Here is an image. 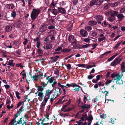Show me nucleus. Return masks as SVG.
<instances>
[{"instance_id": "37", "label": "nucleus", "mask_w": 125, "mask_h": 125, "mask_svg": "<svg viewBox=\"0 0 125 125\" xmlns=\"http://www.w3.org/2000/svg\"><path fill=\"white\" fill-rule=\"evenodd\" d=\"M121 68L122 71L123 72H125V63L124 62L122 63Z\"/></svg>"}, {"instance_id": "58", "label": "nucleus", "mask_w": 125, "mask_h": 125, "mask_svg": "<svg viewBox=\"0 0 125 125\" xmlns=\"http://www.w3.org/2000/svg\"><path fill=\"white\" fill-rule=\"evenodd\" d=\"M13 106V105L12 104L10 106V105H8L7 106V107L8 109H10L12 108Z\"/></svg>"}, {"instance_id": "34", "label": "nucleus", "mask_w": 125, "mask_h": 125, "mask_svg": "<svg viewBox=\"0 0 125 125\" xmlns=\"http://www.w3.org/2000/svg\"><path fill=\"white\" fill-rule=\"evenodd\" d=\"M76 85L77 86H75V87H76L74 89H73V90H74L76 91H78L80 90L79 88H81V90L83 92V90H82L81 87L80 86L78 85H77V84H76Z\"/></svg>"}, {"instance_id": "1", "label": "nucleus", "mask_w": 125, "mask_h": 125, "mask_svg": "<svg viewBox=\"0 0 125 125\" xmlns=\"http://www.w3.org/2000/svg\"><path fill=\"white\" fill-rule=\"evenodd\" d=\"M111 77L112 78H114V80H116L117 84L120 85L123 83V81L121 78V77L119 73H113L111 74Z\"/></svg>"}, {"instance_id": "48", "label": "nucleus", "mask_w": 125, "mask_h": 125, "mask_svg": "<svg viewBox=\"0 0 125 125\" xmlns=\"http://www.w3.org/2000/svg\"><path fill=\"white\" fill-rule=\"evenodd\" d=\"M26 1L27 2L28 4V6L31 5L32 2V0H26Z\"/></svg>"}, {"instance_id": "29", "label": "nucleus", "mask_w": 125, "mask_h": 125, "mask_svg": "<svg viewBox=\"0 0 125 125\" xmlns=\"http://www.w3.org/2000/svg\"><path fill=\"white\" fill-rule=\"evenodd\" d=\"M45 87H43L42 86H38L37 88V91L42 92L43 90Z\"/></svg>"}, {"instance_id": "10", "label": "nucleus", "mask_w": 125, "mask_h": 125, "mask_svg": "<svg viewBox=\"0 0 125 125\" xmlns=\"http://www.w3.org/2000/svg\"><path fill=\"white\" fill-rule=\"evenodd\" d=\"M46 79L45 78H42L40 79V81L41 82V84L43 87H45L46 86L47 84V83H45L46 81Z\"/></svg>"}, {"instance_id": "16", "label": "nucleus", "mask_w": 125, "mask_h": 125, "mask_svg": "<svg viewBox=\"0 0 125 125\" xmlns=\"http://www.w3.org/2000/svg\"><path fill=\"white\" fill-rule=\"evenodd\" d=\"M22 24V23L19 20L15 24V26L18 28H21Z\"/></svg>"}, {"instance_id": "20", "label": "nucleus", "mask_w": 125, "mask_h": 125, "mask_svg": "<svg viewBox=\"0 0 125 125\" xmlns=\"http://www.w3.org/2000/svg\"><path fill=\"white\" fill-rule=\"evenodd\" d=\"M93 119V118L92 115H89L88 117H87V118L86 120H87L89 122L88 123L91 124Z\"/></svg>"}, {"instance_id": "47", "label": "nucleus", "mask_w": 125, "mask_h": 125, "mask_svg": "<svg viewBox=\"0 0 125 125\" xmlns=\"http://www.w3.org/2000/svg\"><path fill=\"white\" fill-rule=\"evenodd\" d=\"M99 91L101 92L104 93L105 96H107V94L109 93L108 91L107 92V91H105V90L104 91H102V90L101 89L100 90H99Z\"/></svg>"}, {"instance_id": "50", "label": "nucleus", "mask_w": 125, "mask_h": 125, "mask_svg": "<svg viewBox=\"0 0 125 125\" xmlns=\"http://www.w3.org/2000/svg\"><path fill=\"white\" fill-rule=\"evenodd\" d=\"M112 80L109 79H107L106 81V84L107 85H109V84L112 82Z\"/></svg>"}, {"instance_id": "59", "label": "nucleus", "mask_w": 125, "mask_h": 125, "mask_svg": "<svg viewBox=\"0 0 125 125\" xmlns=\"http://www.w3.org/2000/svg\"><path fill=\"white\" fill-rule=\"evenodd\" d=\"M125 11V8H122L120 10V12L121 13H123Z\"/></svg>"}, {"instance_id": "60", "label": "nucleus", "mask_w": 125, "mask_h": 125, "mask_svg": "<svg viewBox=\"0 0 125 125\" xmlns=\"http://www.w3.org/2000/svg\"><path fill=\"white\" fill-rule=\"evenodd\" d=\"M94 76L90 74L88 76V78L89 79H92Z\"/></svg>"}, {"instance_id": "51", "label": "nucleus", "mask_w": 125, "mask_h": 125, "mask_svg": "<svg viewBox=\"0 0 125 125\" xmlns=\"http://www.w3.org/2000/svg\"><path fill=\"white\" fill-rule=\"evenodd\" d=\"M72 42V44L74 46L76 45L77 43L76 41V40H73Z\"/></svg>"}, {"instance_id": "19", "label": "nucleus", "mask_w": 125, "mask_h": 125, "mask_svg": "<svg viewBox=\"0 0 125 125\" xmlns=\"http://www.w3.org/2000/svg\"><path fill=\"white\" fill-rule=\"evenodd\" d=\"M22 118H20V119L18 121H17V124L19 125L22 124V125H26V122L24 120H23V123L22 122Z\"/></svg>"}, {"instance_id": "36", "label": "nucleus", "mask_w": 125, "mask_h": 125, "mask_svg": "<svg viewBox=\"0 0 125 125\" xmlns=\"http://www.w3.org/2000/svg\"><path fill=\"white\" fill-rule=\"evenodd\" d=\"M121 59L119 58H116L114 60L115 61V63L116 65L120 63V61H121Z\"/></svg>"}, {"instance_id": "57", "label": "nucleus", "mask_w": 125, "mask_h": 125, "mask_svg": "<svg viewBox=\"0 0 125 125\" xmlns=\"http://www.w3.org/2000/svg\"><path fill=\"white\" fill-rule=\"evenodd\" d=\"M62 49V47L61 46H59L57 48L55 49V51H59L61 50Z\"/></svg>"}, {"instance_id": "31", "label": "nucleus", "mask_w": 125, "mask_h": 125, "mask_svg": "<svg viewBox=\"0 0 125 125\" xmlns=\"http://www.w3.org/2000/svg\"><path fill=\"white\" fill-rule=\"evenodd\" d=\"M13 60H10L7 65L12 66V67H14L15 64L13 62Z\"/></svg>"}, {"instance_id": "26", "label": "nucleus", "mask_w": 125, "mask_h": 125, "mask_svg": "<svg viewBox=\"0 0 125 125\" xmlns=\"http://www.w3.org/2000/svg\"><path fill=\"white\" fill-rule=\"evenodd\" d=\"M108 20L110 22H113L115 20V17L114 16H113L111 15L109 17Z\"/></svg>"}, {"instance_id": "27", "label": "nucleus", "mask_w": 125, "mask_h": 125, "mask_svg": "<svg viewBox=\"0 0 125 125\" xmlns=\"http://www.w3.org/2000/svg\"><path fill=\"white\" fill-rule=\"evenodd\" d=\"M45 45L46 49L47 50L50 49L52 47V44L50 43H48Z\"/></svg>"}, {"instance_id": "56", "label": "nucleus", "mask_w": 125, "mask_h": 125, "mask_svg": "<svg viewBox=\"0 0 125 125\" xmlns=\"http://www.w3.org/2000/svg\"><path fill=\"white\" fill-rule=\"evenodd\" d=\"M71 51V49H63L62 51V52H69Z\"/></svg>"}, {"instance_id": "39", "label": "nucleus", "mask_w": 125, "mask_h": 125, "mask_svg": "<svg viewBox=\"0 0 125 125\" xmlns=\"http://www.w3.org/2000/svg\"><path fill=\"white\" fill-rule=\"evenodd\" d=\"M84 29L87 31H89L92 30V27L90 26H85Z\"/></svg>"}, {"instance_id": "49", "label": "nucleus", "mask_w": 125, "mask_h": 125, "mask_svg": "<svg viewBox=\"0 0 125 125\" xmlns=\"http://www.w3.org/2000/svg\"><path fill=\"white\" fill-rule=\"evenodd\" d=\"M121 43V42H118L116 44L115 46L114 47V49L117 48L120 45Z\"/></svg>"}, {"instance_id": "28", "label": "nucleus", "mask_w": 125, "mask_h": 125, "mask_svg": "<svg viewBox=\"0 0 125 125\" xmlns=\"http://www.w3.org/2000/svg\"><path fill=\"white\" fill-rule=\"evenodd\" d=\"M35 94H37L38 95L40 98H42L43 97V94L42 92H38L35 93Z\"/></svg>"}, {"instance_id": "24", "label": "nucleus", "mask_w": 125, "mask_h": 125, "mask_svg": "<svg viewBox=\"0 0 125 125\" xmlns=\"http://www.w3.org/2000/svg\"><path fill=\"white\" fill-rule=\"evenodd\" d=\"M17 121L16 120L13 119L11 120L9 124L10 125H17Z\"/></svg>"}, {"instance_id": "30", "label": "nucleus", "mask_w": 125, "mask_h": 125, "mask_svg": "<svg viewBox=\"0 0 125 125\" xmlns=\"http://www.w3.org/2000/svg\"><path fill=\"white\" fill-rule=\"evenodd\" d=\"M12 27L10 26H7L6 27L5 31L6 32H10L11 30Z\"/></svg>"}, {"instance_id": "23", "label": "nucleus", "mask_w": 125, "mask_h": 125, "mask_svg": "<svg viewBox=\"0 0 125 125\" xmlns=\"http://www.w3.org/2000/svg\"><path fill=\"white\" fill-rule=\"evenodd\" d=\"M117 17L118 19L120 20V21H121L124 18V16L123 14L120 13L118 14V15H117Z\"/></svg>"}, {"instance_id": "52", "label": "nucleus", "mask_w": 125, "mask_h": 125, "mask_svg": "<svg viewBox=\"0 0 125 125\" xmlns=\"http://www.w3.org/2000/svg\"><path fill=\"white\" fill-rule=\"evenodd\" d=\"M115 60H114L111 63V66H115L116 65L115 63Z\"/></svg>"}, {"instance_id": "54", "label": "nucleus", "mask_w": 125, "mask_h": 125, "mask_svg": "<svg viewBox=\"0 0 125 125\" xmlns=\"http://www.w3.org/2000/svg\"><path fill=\"white\" fill-rule=\"evenodd\" d=\"M49 37L50 38L51 40L52 41H54L55 40V37L53 35H49Z\"/></svg>"}, {"instance_id": "44", "label": "nucleus", "mask_w": 125, "mask_h": 125, "mask_svg": "<svg viewBox=\"0 0 125 125\" xmlns=\"http://www.w3.org/2000/svg\"><path fill=\"white\" fill-rule=\"evenodd\" d=\"M16 15V12L15 11H13L11 14V17L14 18L15 17Z\"/></svg>"}, {"instance_id": "6", "label": "nucleus", "mask_w": 125, "mask_h": 125, "mask_svg": "<svg viewBox=\"0 0 125 125\" xmlns=\"http://www.w3.org/2000/svg\"><path fill=\"white\" fill-rule=\"evenodd\" d=\"M47 25L43 24L41 26L39 29V31L41 33L44 32L47 30Z\"/></svg>"}, {"instance_id": "13", "label": "nucleus", "mask_w": 125, "mask_h": 125, "mask_svg": "<svg viewBox=\"0 0 125 125\" xmlns=\"http://www.w3.org/2000/svg\"><path fill=\"white\" fill-rule=\"evenodd\" d=\"M6 7L10 9H12L15 7V6L13 4H7L6 5Z\"/></svg>"}, {"instance_id": "55", "label": "nucleus", "mask_w": 125, "mask_h": 125, "mask_svg": "<svg viewBox=\"0 0 125 125\" xmlns=\"http://www.w3.org/2000/svg\"><path fill=\"white\" fill-rule=\"evenodd\" d=\"M67 68L68 70H70L72 69L71 65L70 64H68L66 65Z\"/></svg>"}, {"instance_id": "25", "label": "nucleus", "mask_w": 125, "mask_h": 125, "mask_svg": "<svg viewBox=\"0 0 125 125\" xmlns=\"http://www.w3.org/2000/svg\"><path fill=\"white\" fill-rule=\"evenodd\" d=\"M51 12L54 14L55 15H56L59 14V11L57 9H52L51 10Z\"/></svg>"}, {"instance_id": "64", "label": "nucleus", "mask_w": 125, "mask_h": 125, "mask_svg": "<svg viewBox=\"0 0 125 125\" xmlns=\"http://www.w3.org/2000/svg\"><path fill=\"white\" fill-rule=\"evenodd\" d=\"M81 121H82L81 119L80 120H79L78 121H77L76 122V123L78 124H77L78 125H81L83 123L82 122H81Z\"/></svg>"}, {"instance_id": "7", "label": "nucleus", "mask_w": 125, "mask_h": 125, "mask_svg": "<svg viewBox=\"0 0 125 125\" xmlns=\"http://www.w3.org/2000/svg\"><path fill=\"white\" fill-rule=\"evenodd\" d=\"M80 34L81 36L83 37H85L87 36L88 35L87 32L86 30L82 29L80 30Z\"/></svg>"}, {"instance_id": "40", "label": "nucleus", "mask_w": 125, "mask_h": 125, "mask_svg": "<svg viewBox=\"0 0 125 125\" xmlns=\"http://www.w3.org/2000/svg\"><path fill=\"white\" fill-rule=\"evenodd\" d=\"M90 105H87L86 104H84V105L81 106V107L83 109L88 108H90Z\"/></svg>"}, {"instance_id": "8", "label": "nucleus", "mask_w": 125, "mask_h": 125, "mask_svg": "<svg viewBox=\"0 0 125 125\" xmlns=\"http://www.w3.org/2000/svg\"><path fill=\"white\" fill-rule=\"evenodd\" d=\"M74 106H73L72 107H68L67 109H66L67 107L63 106L61 109V111H63L64 112H66L71 111L74 108Z\"/></svg>"}, {"instance_id": "32", "label": "nucleus", "mask_w": 125, "mask_h": 125, "mask_svg": "<svg viewBox=\"0 0 125 125\" xmlns=\"http://www.w3.org/2000/svg\"><path fill=\"white\" fill-rule=\"evenodd\" d=\"M55 77H51V78H49L48 79H47L48 80V81L47 82V84L49 83H52L54 81V79Z\"/></svg>"}, {"instance_id": "2", "label": "nucleus", "mask_w": 125, "mask_h": 125, "mask_svg": "<svg viewBox=\"0 0 125 125\" xmlns=\"http://www.w3.org/2000/svg\"><path fill=\"white\" fill-rule=\"evenodd\" d=\"M41 11L39 9H33L31 14V17L32 20L36 19Z\"/></svg>"}, {"instance_id": "18", "label": "nucleus", "mask_w": 125, "mask_h": 125, "mask_svg": "<svg viewBox=\"0 0 125 125\" xmlns=\"http://www.w3.org/2000/svg\"><path fill=\"white\" fill-rule=\"evenodd\" d=\"M87 117L88 116L87 114L85 113H84L83 114L81 119L82 121H85L86 120Z\"/></svg>"}, {"instance_id": "12", "label": "nucleus", "mask_w": 125, "mask_h": 125, "mask_svg": "<svg viewBox=\"0 0 125 125\" xmlns=\"http://www.w3.org/2000/svg\"><path fill=\"white\" fill-rule=\"evenodd\" d=\"M40 77L39 75L35 74L31 76V78L33 79L34 82H36L40 78Z\"/></svg>"}, {"instance_id": "43", "label": "nucleus", "mask_w": 125, "mask_h": 125, "mask_svg": "<svg viewBox=\"0 0 125 125\" xmlns=\"http://www.w3.org/2000/svg\"><path fill=\"white\" fill-rule=\"evenodd\" d=\"M74 39L73 36V35H70L68 39L70 42H72L73 40H74Z\"/></svg>"}, {"instance_id": "4", "label": "nucleus", "mask_w": 125, "mask_h": 125, "mask_svg": "<svg viewBox=\"0 0 125 125\" xmlns=\"http://www.w3.org/2000/svg\"><path fill=\"white\" fill-rule=\"evenodd\" d=\"M53 92V90L49 89L46 90L45 93V96L44 97V99L48 100L49 99L50 95Z\"/></svg>"}, {"instance_id": "38", "label": "nucleus", "mask_w": 125, "mask_h": 125, "mask_svg": "<svg viewBox=\"0 0 125 125\" xmlns=\"http://www.w3.org/2000/svg\"><path fill=\"white\" fill-rule=\"evenodd\" d=\"M68 86L69 87H75V86H77L76 84V83H71V84L67 83Z\"/></svg>"}, {"instance_id": "41", "label": "nucleus", "mask_w": 125, "mask_h": 125, "mask_svg": "<svg viewBox=\"0 0 125 125\" xmlns=\"http://www.w3.org/2000/svg\"><path fill=\"white\" fill-rule=\"evenodd\" d=\"M91 39L89 38L83 39V41L86 43H90V42Z\"/></svg>"}, {"instance_id": "63", "label": "nucleus", "mask_w": 125, "mask_h": 125, "mask_svg": "<svg viewBox=\"0 0 125 125\" xmlns=\"http://www.w3.org/2000/svg\"><path fill=\"white\" fill-rule=\"evenodd\" d=\"M98 45L96 43L94 44H93L92 45V46L93 47V48H92V50H94V49H95L96 47V46Z\"/></svg>"}, {"instance_id": "35", "label": "nucleus", "mask_w": 125, "mask_h": 125, "mask_svg": "<svg viewBox=\"0 0 125 125\" xmlns=\"http://www.w3.org/2000/svg\"><path fill=\"white\" fill-rule=\"evenodd\" d=\"M118 14V12L116 11H113L112 12L111 15L115 17V16H117Z\"/></svg>"}, {"instance_id": "9", "label": "nucleus", "mask_w": 125, "mask_h": 125, "mask_svg": "<svg viewBox=\"0 0 125 125\" xmlns=\"http://www.w3.org/2000/svg\"><path fill=\"white\" fill-rule=\"evenodd\" d=\"M62 92L61 89L56 87L55 88V91L54 94L58 96L61 94Z\"/></svg>"}, {"instance_id": "14", "label": "nucleus", "mask_w": 125, "mask_h": 125, "mask_svg": "<svg viewBox=\"0 0 125 125\" xmlns=\"http://www.w3.org/2000/svg\"><path fill=\"white\" fill-rule=\"evenodd\" d=\"M58 83V86L61 88L62 89L63 91L64 92V94H66L67 93V89H66L65 88H64L63 87V86L60 83Z\"/></svg>"}, {"instance_id": "46", "label": "nucleus", "mask_w": 125, "mask_h": 125, "mask_svg": "<svg viewBox=\"0 0 125 125\" xmlns=\"http://www.w3.org/2000/svg\"><path fill=\"white\" fill-rule=\"evenodd\" d=\"M90 45V44H86L84 45H82L81 47L82 48H86L88 47Z\"/></svg>"}, {"instance_id": "33", "label": "nucleus", "mask_w": 125, "mask_h": 125, "mask_svg": "<svg viewBox=\"0 0 125 125\" xmlns=\"http://www.w3.org/2000/svg\"><path fill=\"white\" fill-rule=\"evenodd\" d=\"M47 101V100L44 99V100L41 104L40 106L41 107H43L45 105Z\"/></svg>"}, {"instance_id": "61", "label": "nucleus", "mask_w": 125, "mask_h": 125, "mask_svg": "<svg viewBox=\"0 0 125 125\" xmlns=\"http://www.w3.org/2000/svg\"><path fill=\"white\" fill-rule=\"evenodd\" d=\"M17 42H18L16 41L15 42V43L14 44V47H16L18 48L19 47V45L18 44H17Z\"/></svg>"}, {"instance_id": "22", "label": "nucleus", "mask_w": 125, "mask_h": 125, "mask_svg": "<svg viewBox=\"0 0 125 125\" xmlns=\"http://www.w3.org/2000/svg\"><path fill=\"white\" fill-rule=\"evenodd\" d=\"M58 96L54 94H53L52 96L50 99V102L51 104L52 103V102L53 101L55 100L56 98Z\"/></svg>"}, {"instance_id": "45", "label": "nucleus", "mask_w": 125, "mask_h": 125, "mask_svg": "<svg viewBox=\"0 0 125 125\" xmlns=\"http://www.w3.org/2000/svg\"><path fill=\"white\" fill-rule=\"evenodd\" d=\"M105 37H99L98 38V41L99 42H101L104 40H105Z\"/></svg>"}, {"instance_id": "15", "label": "nucleus", "mask_w": 125, "mask_h": 125, "mask_svg": "<svg viewBox=\"0 0 125 125\" xmlns=\"http://www.w3.org/2000/svg\"><path fill=\"white\" fill-rule=\"evenodd\" d=\"M59 58V56H57L54 57H51V58L52 59L51 60V62L52 63L56 62L58 58Z\"/></svg>"}, {"instance_id": "17", "label": "nucleus", "mask_w": 125, "mask_h": 125, "mask_svg": "<svg viewBox=\"0 0 125 125\" xmlns=\"http://www.w3.org/2000/svg\"><path fill=\"white\" fill-rule=\"evenodd\" d=\"M63 101V102L64 101L65 102V105H63V106L67 107L70 104V103L71 102V100L70 99H69L68 100H64Z\"/></svg>"}, {"instance_id": "62", "label": "nucleus", "mask_w": 125, "mask_h": 125, "mask_svg": "<svg viewBox=\"0 0 125 125\" xmlns=\"http://www.w3.org/2000/svg\"><path fill=\"white\" fill-rule=\"evenodd\" d=\"M16 97L17 98L19 99H20V97L19 95L20 94L18 92H17L16 93Z\"/></svg>"}, {"instance_id": "53", "label": "nucleus", "mask_w": 125, "mask_h": 125, "mask_svg": "<svg viewBox=\"0 0 125 125\" xmlns=\"http://www.w3.org/2000/svg\"><path fill=\"white\" fill-rule=\"evenodd\" d=\"M97 33L95 31H93L91 33V35L93 37L96 36L97 35Z\"/></svg>"}, {"instance_id": "5", "label": "nucleus", "mask_w": 125, "mask_h": 125, "mask_svg": "<svg viewBox=\"0 0 125 125\" xmlns=\"http://www.w3.org/2000/svg\"><path fill=\"white\" fill-rule=\"evenodd\" d=\"M95 19L97 21V23L98 24H101L102 22L101 21L103 19V16L101 15H95L94 17Z\"/></svg>"}, {"instance_id": "21", "label": "nucleus", "mask_w": 125, "mask_h": 125, "mask_svg": "<svg viewBox=\"0 0 125 125\" xmlns=\"http://www.w3.org/2000/svg\"><path fill=\"white\" fill-rule=\"evenodd\" d=\"M97 22L94 21H89L88 22V24L91 26H94L96 25Z\"/></svg>"}, {"instance_id": "11", "label": "nucleus", "mask_w": 125, "mask_h": 125, "mask_svg": "<svg viewBox=\"0 0 125 125\" xmlns=\"http://www.w3.org/2000/svg\"><path fill=\"white\" fill-rule=\"evenodd\" d=\"M58 10L59 11V13H60L62 14H65L66 13L65 10L62 7H58Z\"/></svg>"}, {"instance_id": "3", "label": "nucleus", "mask_w": 125, "mask_h": 125, "mask_svg": "<svg viewBox=\"0 0 125 125\" xmlns=\"http://www.w3.org/2000/svg\"><path fill=\"white\" fill-rule=\"evenodd\" d=\"M103 0H92L90 4V6H92L94 5H100L103 2Z\"/></svg>"}, {"instance_id": "42", "label": "nucleus", "mask_w": 125, "mask_h": 125, "mask_svg": "<svg viewBox=\"0 0 125 125\" xmlns=\"http://www.w3.org/2000/svg\"><path fill=\"white\" fill-rule=\"evenodd\" d=\"M59 69L57 68L55 70L54 72V73L56 75H57L58 76H59Z\"/></svg>"}]
</instances>
